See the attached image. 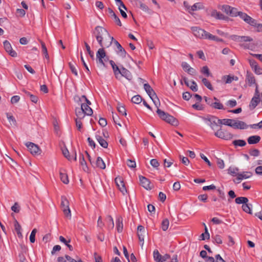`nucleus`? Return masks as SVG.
<instances>
[{
  "mask_svg": "<svg viewBox=\"0 0 262 262\" xmlns=\"http://www.w3.org/2000/svg\"><path fill=\"white\" fill-rule=\"evenodd\" d=\"M93 34L95 37L99 46L102 48H108L112 43L114 40L108 31L103 27L97 26L92 31Z\"/></svg>",
  "mask_w": 262,
  "mask_h": 262,
  "instance_id": "1",
  "label": "nucleus"
},
{
  "mask_svg": "<svg viewBox=\"0 0 262 262\" xmlns=\"http://www.w3.org/2000/svg\"><path fill=\"white\" fill-rule=\"evenodd\" d=\"M157 113L161 119L166 122L174 126H177L178 125V121L174 117L168 113H165L159 108L157 109Z\"/></svg>",
  "mask_w": 262,
  "mask_h": 262,
  "instance_id": "2",
  "label": "nucleus"
},
{
  "mask_svg": "<svg viewBox=\"0 0 262 262\" xmlns=\"http://www.w3.org/2000/svg\"><path fill=\"white\" fill-rule=\"evenodd\" d=\"M204 99L206 103L212 108L217 110H226V107H224L220 100L215 97L211 98L205 96L204 97Z\"/></svg>",
  "mask_w": 262,
  "mask_h": 262,
  "instance_id": "3",
  "label": "nucleus"
},
{
  "mask_svg": "<svg viewBox=\"0 0 262 262\" xmlns=\"http://www.w3.org/2000/svg\"><path fill=\"white\" fill-rule=\"evenodd\" d=\"M104 48L98 49L96 53V62L98 66L105 67V62L109 60L108 57L106 55Z\"/></svg>",
  "mask_w": 262,
  "mask_h": 262,
  "instance_id": "4",
  "label": "nucleus"
},
{
  "mask_svg": "<svg viewBox=\"0 0 262 262\" xmlns=\"http://www.w3.org/2000/svg\"><path fill=\"white\" fill-rule=\"evenodd\" d=\"M191 31L193 35L197 38L203 39H207L209 33L199 27H192Z\"/></svg>",
  "mask_w": 262,
  "mask_h": 262,
  "instance_id": "5",
  "label": "nucleus"
},
{
  "mask_svg": "<svg viewBox=\"0 0 262 262\" xmlns=\"http://www.w3.org/2000/svg\"><path fill=\"white\" fill-rule=\"evenodd\" d=\"M214 135L217 138L226 140H230L233 137V135L231 133L222 129L221 127L214 133Z\"/></svg>",
  "mask_w": 262,
  "mask_h": 262,
  "instance_id": "6",
  "label": "nucleus"
},
{
  "mask_svg": "<svg viewBox=\"0 0 262 262\" xmlns=\"http://www.w3.org/2000/svg\"><path fill=\"white\" fill-rule=\"evenodd\" d=\"M26 146L32 155H39L41 154V149L37 145L32 142H28L26 143Z\"/></svg>",
  "mask_w": 262,
  "mask_h": 262,
  "instance_id": "7",
  "label": "nucleus"
},
{
  "mask_svg": "<svg viewBox=\"0 0 262 262\" xmlns=\"http://www.w3.org/2000/svg\"><path fill=\"white\" fill-rule=\"evenodd\" d=\"M115 181L120 191L123 193V194H125L127 192V190L122 178L120 177H117L115 178Z\"/></svg>",
  "mask_w": 262,
  "mask_h": 262,
  "instance_id": "8",
  "label": "nucleus"
},
{
  "mask_svg": "<svg viewBox=\"0 0 262 262\" xmlns=\"http://www.w3.org/2000/svg\"><path fill=\"white\" fill-rule=\"evenodd\" d=\"M5 51L12 57H16L17 53L12 49L10 43L8 40H5L3 42Z\"/></svg>",
  "mask_w": 262,
  "mask_h": 262,
  "instance_id": "9",
  "label": "nucleus"
},
{
  "mask_svg": "<svg viewBox=\"0 0 262 262\" xmlns=\"http://www.w3.org/2000/svg\"><path fill=\"white\" fill-rule=\"evenodd\" d=\"M249 125L245 122L239 120H234L232 125V127L235 129H245L248 128Z\"/></svg>",
  "mask_w": 262,
  "mask_h": 262,
  "instance_id": "10",
  "label": "nucleus"
},
{
  "mask_svg": "<svg viewBox=\"0 0 262 262\" xmlns=\"http://www.w3.org/2000/svg\"><path fill=\"white\" fill-rule=\"evenodd\" d=\"M183 81H184V83L188 86L189 87L190 89L193 92H196L198 91V85L196 83L192 80L189 83L188 79L185 77H183L182 78Z\"/></svg>",
  "mask_w": 262,
  "mask_h": 262,
  "instance_id": "11",
  "label": "nucleus"
},
{
  "mask_svg": "<svg viewBox=\"0 0 262 262\" xmlns=\"http://www.w3.org/2000/svg\"><path fill=\"white\" fill-rule=\"evenodd\" d=\"M246 81L248 82L249 86H251L253 84H257L253 74L250 72L247 71L246 76Z\"/></svg>",
  "mask_w": 262,
  "mask_h": 262,
  "instance_id": "12",
  "label": "nucleus"
},
{
  "mask_svg": "<svg viewBox=\"0 0 262 262\" xmlns=\"http://www.w3.org/2000/svg\"><path fill=\"white\" fill-rule=\"evenodd\" d=\"M137 230L139 239L141 246H143L144 244V233L145 232L144 227L143 226L139 225L138 226Z\"/></svg>",
  "mask_w": 262,
  "mask_h": 262,
  "instance_id": "13",
  "label": "nucleus"
},
{
  "mask_svg": "<svg viewBox=\"0 0 262 262\" xmlns=\"http://www.w3.org/2000/svg\"><path fill=\"white\" fill-rule=\"evenodd\" d=\"M119 74L128 80H131L133 78L131 73L128 70L123 67H122L119 71L118 74Z\"/></svg>",
  "mask_w": 262,
  "mask_h": 262,
  "instance_id": "14",
  "label": "nucleus"
},
{
  "mask_svg": "<svg viewBox=\"0 0 262 262\" xmlns=\"http://www.w3.org/2000/svg\"><path fill=\"white\" fill-rule=\"evenodd\" d=\"M139 180L141 185L146 189H150V182L148 179L143 176H139Z\"/></svg>",
  "mask_w": 262,
  "mask_h": 262,
  "instance_id": "15",
  "label": "nucleus"
},
{
  "mask_svg": "<svg viewBox=\"0 0 262 262\" xmlns=\"http://www.w3.org/2000/svg\"><path fill=\"white\" fill-rule=\"evenodd\" d=\"M261 101L260 97L253 96L250 101L249 104V108L250 110L254 109L258 105V104Z\"/></svg>",
  "mask_w": 262,
  "mask_h": 262,
  "instance_id": "16",
  "label": "nucleus"
},
{
  "mask_svg": "<svg viewBox=\"0 0 262 262\" xmlns=\"http://www.w3.org/2000/svg\"><path fill=\"white\" fill-rule=\"evenodd\" d=\"M114 43L118 50V54L122 58H125L126 55V52L125 49L121 46L118 41L114 40Z\"/></svg>",
  "mask_w": 262,
  "mask_h": 262,
  "instance_id": "17",
  "label": "nucleus"
},
{
  "mask_svg": "<svg viewBox=\"0 0 262 262\" xmlns=\"http://www.w3.org/2000/svg\"><path fill=\"white\" fill-rule=\"evenodd\" d=\"M210 16L217 19L224 20L225 19V16L224 14L220 12H218L216 10H213L210 12Z\"/></svg>",
  "mask_w": 262,
  "mask_h": 262,
  "instance_id": "18",
  "label": "nucleus"
},
{
  "mask_svg": "<svg viewBox=\"0 0 262 262\" xmlns=\"http://www.w3.org/2000/svg\"><path fill=\"white\" fill-rule=\"evenodd\" d=\"M81 108L88 116H91L93 114V110L88 104H85L84 102L82 103L81 104Z\"/></svg>",
  "mask_w": 262,
  "mask_h": 262,
  "instance_id": "19",
  "label": "nucleus"
},
{
  "mask_svg": "<svg viewBox=\"0 0 262 262\" xmlns=\"http://www.w3.org/2000/svg\"><path fill=\"white\" fill-rule=\"evenodd\" d=\"M260 139L261 138L259 136L254 135L250 136L247 139V141L249 144H255L258 143L260 141Z\"/></svg>",
  "mask_w": 262,
  "mask_h": 262,
  "instance_id": "20",
  "label": "nucleus"
},
{
  "mask_svg": "<svg viewBox=\"0 0 262 262\" xmlns=\"http://www.w3.org/2000/svg\"><path fill=\"white\" fill-rule=\"evenodd\" d=\"M144 89L149 97L153 96H156V93L148 83H145L144 84Z\"/></svg>",
  "mask_w": 262,
  "mask_h": 262,
  "instance_id": "21",
  "label": "nucleus"
},
{
  "mask_svg": "<svg viewBox=\"0 0 262 262\" xmlns=\"http://www.w3.org/2000/svg\"><path fill=\"white\" fill-rule=\"evenodd\" d=\"M234 120L231 119H223L217 120V122L220 124H224L232 127Z\"/></svg>",
  "mask_w": 262,
  "mask_h": 262,
  "instance_id": "22",
  "label": "nucleus"
},
{
  "mask_svg": "<svg viewBox=\"0 0 262 262\" xmlns=\"http://www.w3.org/2000/svg\"><path fill=\"white\" fill-rule=\"evenodd\" d=\"M59 174L61 181L64 184H68L69 182L68 176L65 172V170L63 169H61L60 170Z\"/></svg>",
  "mask_w": 262,
  "mask_h": 262,
  "instance_id": "23",
  "label": "nucleus"
},
{
  "mask_svg": "<svg viewBox=\"0 0 262 262\" xmlns=\"http://www.w3.org/2000/svg\"><path fill=\"white\" fill-rule=\"evenodd\" d=\"M116 228L118 232L121 233L123 231V220L121 217H119L116 219Z\"/></svg>",
  "mask_w": 262,
  "mask_h": 262,
  "instance_id": "24",
  "label": "nucleus"
},
{
  "mask_svg": "<svg viewBox=\"0 0 262 262\" xmlns=\"http://www.w3.org/2000/svg\"><path fill=\"white\" fill-rule=\"evenodd\" d=\"M96 139L100 145L103 147V148H107L108 146V143L107 141L104 139L100 135H96Z\"/></svg>",
  "mask_w": 262,
  "mask_h": 262,
  "instance_id": "25",
  "label": "nucleus"
},
{
  "mask_svg": "<svg viewBox=\"0 0 262 262\" xmlns=\"http://www.w3.org/2000/svg\"><path fill=\"white\" fill-rule=\"evenodd\" d=\"M79 162H80V165L81 166L83 170L84 171H88V167L86 161L84 160V156L81 154H80L79 155Z\"/></svg>",
  "mask_w": 262,
  "mask_h": 262,
  "instance_id": "26",
  "label": "nucleus"
},
{
  "mask_svg": "<svg viewBox=\"0 0 262 262\" xmlns=\"http://www.w3.org/2000/svg\"><path fill=\"white\" fill-rule=\"evenodd\" d=\"M96 165L97 167L104 169L105 168V164L102 159L99 157H97L96 161Z\"/></svg>",
  "mask_w": 262,
  "mask_h": 262,
  "instance_id": "27",
  "label": "nucleus"
},
{
  "mask_svg": "<svg viewBox=\"0 0 262 262\" xmlns=\"http://www.w3.org/2000/svg\"><path fill=\"white\" fill-rule=\"evenodd\" d=\"M217 120L220 119H218L217 117L214 116L212 117L211 118L208 119V121H209L210 122L209 125L212 129H214L215 126H217L218 125L217 124L219 123L217 122Z\"/></svg>",
  "mask_w": 262,
  "mask_h": 262,
  "instance_id": "28",
  "label": "nucleus"
},
{
  "mask_svg": "<svg viewBox=\"0 0 262 262\" xmlns=\"http://www.w3.org/2000/svg\"><path fill=\"white\" fill-rule=\"evenodd\" d=\"M233 145L235 147L240 146L243 147L246 145V142L244 140H235L232 142Z\"/></svg>",
  "mask_w": 262,
  "mask_h": 262,
  "instance_id": "29",
  "label": "nucleus"
},
{
  "mask_svg": "<svg viewBox=\"0 0 262 262\" xmlns=\"http://www.w3.org/2000/svg\"><path fill=\"white\" fill-rule=\"evenodd\" d=\"M154 258L156 262H163L162 260V256L158 250H155L153 252Z\"/></svg>",
  "mask_w": 262,
  "mask_h": 262,
  "instance_id": "30",
  "label": "nucleus"
},
{
  "mask_svg": "<svg viewBox=\"0 0 262 262\" xmlns=\"http://www.w3.org/2000/svg\"><path fill=\"white\" fill-rule=\"evenodd\" d=\"M69 65L72 73L76 76H78V72L76 68L77 67V65L76 63L75 62H69Z\"/></svg>",
  "mask_w": 262,
  "mask_h": 262,
  "instance_id": "31",
  "label": "nucleus"
},
{
  "mask_svg": "<svg viewBox=\"0 0 262 262\" xmlns=\"http://www.w3.org/2000/svg\"><path fill=\"white\" fill-rule=\"evenodd\" d=\"M252 207V205L251 204H248V203L244 204L242 205V207L244 211L246 213L252 214L251 212V207Z\"/></svg>",
  "mask_w": 262,
  "mask_h": 262,
  "instance_id": "32",
  "label": "nucleus"
},
{
  "mask_svg": "<svg viewBox=\"0 0 262 262\" xmlns=\"http://www.w3.org/2000/svg\"><path fill=\"white\" fill-rule=\"evenodd\" d=\"M235 202L237 204H243V205L248 202V199L244 196L238 197L235 199Z\"/></svg>",
  "mask_w": 262,
  "mask_h": 262,
  "instance_id": "33",
  "label": "nucleus"
},
{
  "mask_svg": "<svg viewBox=\"0 0 262 262\" xmlns=\"http://www.w3.org/2000/svg\"><path fill=\"white\" fill-rule=\"evenodd\" d=\"M78 100L82 103L84 102L85 104H88L89 106L91 104V102L87 99L85 95H82L81 97L76 96L75 97V100Z\"/></svg>",
  "mask_w": 262,
  "mask_h": 262,
  "instance_id": "34",
  "label": "nucleus"
},
{
  "mask_svg": "<svg viewBox=\"0 0 262 262\" xmlns=\"http://www.w3.org/2000/svg\"><path fill=\"white\" fill-rule=\"evenodd\" d=\"M75 113L77 117L80 120L83 118L86 115L85 113H84L83 111L80 108H76L75 110Z\"/></svg>",
  "mask_w": 262,
  "mask_h": 262,
  "instance_id": "35",
  "label": "nucleus"
},
{
  "mask_svg": "<svg viewBox=\"0 0 262 262\" xmlns=\"http://www.w3.org/2000/svg\"><path fill=\"white\" fill-rule=\"evenodd\" d=\"M61 206L62 209L69 207V202L66 196H61Z\"/></svg>",
  "mask_w": 262,
  "mask_h": 262,
  "instance_id": "36",
  "label": "nucleus"
},
{
  "mask_svg": "<svg viewBox=\"0 0 262 262\" xmlns=\"http://www.w3.org/2000/svg\"><path fill=\"white\" fill-rule=\"evenodd\" d=\"M107 222V227L109 230L112 229L114 227V223L112 217L111 215H108L106 218Z\"/></svg>",
  "mask_w": 262,
  "mask_h": 262,
  "instance_id": "37",
  "label": "nucleus"
},
{
  "mask_svg": "<svg viewBox=\"0 0 262 262\" xmlns=\"http://www.w3.org/2000/svg\"><path fill=\"white\" fill-rule=\"evenodd\" d=\"M14 227H15V230L18 236L19 237L21 236H22V234L21 233V227L20 225L19 224V223L16 220H15L14 222Z\"/></svg>",
  "mask_w": 262,
  "mask_h": 262,
  "instance_id": "38",
  "label": "nucleus"
},
{
  "mask_svg": "<svg viewBox=\"0 0 262 262\" xmlns=\"http://www.w3.org/2000/svg\"><path fill=\"white\" fill-rule=\"evenodd\" d=\"M109 61H110V63L113 69L114 74H115L116 78H117L118 77L117 76L118 75V73H119V71H120V69H119L118 67L116 65V64L114 61L110 60Z\"/></svg>",
  "mask_w": 262,
  "mask_h": 262,
  "instance_id": "39",
  "label": "nucleus"
},
{
  "mask_svg": "<svg viewBox=\"0 0 262 262\" xmlns=\"http://www.w3.org/2000/svg\"><path fill=\"white\" fill-rule=\"evenodd\" d=\"M204 5L201 3H195L191 7V10L192 11H195L198 9H203L204 8Z\"/></svg>",
  "mask_w": 262,
  "mask_h": 262,
  "instance_id": "40",
  "label": "nucleus"
},
{
  "mask_svg": "<svg viewBox=\"0 0 262 262\" xmlns=\"http://www.w3.org/2000/svg\"><path fill=\"white\" fill-rule=\"evenodd\" d=\"M239 177L242 178V180L246 179L252 177V173L250 171H244L242 173H238Z\"/></svg>",
  "mask_w": 262,
  "mask_h": 262,
  "instance_id": "41",
  "label": "nucleus"
},
{
  "mask_svg": "<svg viewBox=\"0 0 262 262\" xmlns=\"http://www.w3.org/2000/svg\"><path fill=\"white\" fill-rule=\"evenodd\" d=\"M169 224V220L167 219H165L162 221L161 228L164 231H165L168 229Z\"/></svg>",
  "mask_w": 262,
  "mask_h": 262,
  "instance_id": "42",
  "label": "nucleus"
},
{
  "mask_svg": "<svg viewBox=\"0 0 262 262\" xmlns=\"http://www.w3.org/2000/svg\"><path fill=\"white\" fill-rule=\"evenodd\" d=\"M117 110L120 114L124 116L126 115V109L124 106L122 105L121 103L118 104Z\"/></svg>",
  "mask_w": 262,
  "mask_h": 262,
  "instance_id": "43",
  "label": "nucleus"
},
{
  "mask_svg": "<svg viewBox=\"0 0 262 262\" xmlns=\"http://www.w3.org/2000/svg\"><path fill=\"white\" fill-rule=\"evenodd\" d=\"M202 81L203 84L210 90L213 91V88L210 83V82L206 78H202Z\"/></svg>",
  "mask_w": 262,
  "mask_h": 262,
  "instance_id": "44",
  "label": "nucleus"
},
{
  "mask_svg": "<svg viewBox=\"0 0 262 262\" xmlns=\"http://www.w3.org/2000/svg\"><path fill=\"white\" fill-rule=\"evenodd\" d=\"M245 22L251 26L255 27L257 21L255 19L252 18L251 16H248Z\"/></svg>",
  "mask_w": 262,
  "mask_h": 262,
  "instance_id": "45",
  "label": "nucleus"
},
{
  "mask_svg": "<svg viewBox=\"0 0 262 262\" xmlns=\"http://www.w3.org/2000/svg\"><path fill=\"white\" fill-rule=\"evenodd\" d=\"M41 45L42 53L43 54H45V58L49 60V56L48 55L47 49L46 47L45 43L41 41Z\"/></svg>",
  "mask_w": 262,
  "mask_h": 262,
  "instance_id": "46",
  "label": "nucleus"
},
{
  "mask_svg": "<svg viewBox=\"0 0 262 262\" xmlns=\"http://www.w3.org/2000/svg\"><path fill=\"white\" fill-rule=\"evenodd\" d=\"M142 98L139 95L134 96L132 98V102L136 103V104H140L142 102Z\"/></svg>",
  "mask_w": 262,
  "mask_h": 262,
  "instance_id": "47",
  "label": "nucleus"
},
{
  "mask_svg": "<svg viewBox=\"0 0 262 262\" xmlns=\"http://www.w3.org/2000/svg\"><path fill=\"white\" fill-rule=\"evenodd\" d=\"M239 12L237 11L236 8L231 7L229 15L231 17H236L238 15Z\"/></svg>",
  "mask_w": 262,
  "mask_h": 262,
  "instance_id": "48",
  "label": "nucleus"
},
{
  "mask_svg": "<svg viewBox=\"0 0 262 262\" xmlns=\"http://www.w3.org/2000/svg\"><path fill=\"white\" fill-rule=\"evenodd\" d=\"M238 170L239 169L237 167H230L228 169V173L233 176L237 175Z\"/></svg>",
  "mask_w": 262,
  "mask_h": 262,
  "instance_id": "49",
  "label": "nucleus"
},
{
  "mask_svg": "<svg viewBox=\"0 0 262 262\" xmlns=\"http://www.w3.org/2000/svg\"><path fill=\"white\" fill-rule=\"evenodd\" d=\"M201 72L207 77L209 76L211 74L208 67L206 66L202 68Z\"/></svg>",
  "mask_w": 262,
  "mask_h": 262,
  "instance_id": "50",
  "label": "nucleus"
},
{
  "mask_svg": "<svg viewBox=\"0 0 262 262\" xmlns=\"http://www.w3.org/2000/svg\"><path fill=\"white\" fill-rule=\"evenodd\" d=\"M226 105L230 108H232L237 105V102L234 99L229 100L226 102Z\"/></svg>",
  "mask_w": 262,
  "mask_h": 262,
  "instance_id": "51",
  "label": "nucleus"
},
{
  "mask_svg": "<svg viewBox=\"0 0 262 262\" xmlns=\"http://www.w3.org/2000/svg\"><path fill=\"white\" fill-rule=\"evenodd\" d=\"M213 239V242L217 244H222L223 243L222 238L221 236L219 235H215L214 236L212 237Z\"/></svg>",
  "mask_w": 262,
  "mask_h": 262,
  "instance_id": "52",
  "label": "nucleus"
},
{
  "mask_svg": "<svg viewBox=\"0 0 262 262\" xmlns=\"http://www.w3.org/2000/svg\"><path fill=\"white\" fill-rule=\"evenodd\" d=\"M151 97H150L151 99L152 100L153 102L154 103L155 105L156 106V107L159 108L158 107L160 105V100L157 97V95L156 94V96H151Z\"/></svg>",
  "mask_w": 262,
  "mask_h": 262,
  "instance_id": "53",
  "label": "nucleus"
},
{
  "mask_svg": "<svg viewBox=\"0 0 262 262\" xmlns=\"http://www.w3.org/2000/svg\"><path fill=\"white\" fill-rule=\"evenodd\" d=\"M209 40H215L217 42H221L223 41V39L217 37L216 36L213 35L209 33V36H208V39Z\"/></svg>",
  "mask_w": 262,
  "mask_h": 262,
  "instance_id": "54",
  "label": "nucleus"
},
{
  "mask_svg": "<svg viewBox=\"0 0 262 262\" xmlns=\"http://www.w3.org/2000/svg\"><path fill=\"white\" fill-rule=\"evenodd\" d=\"M231 8V7L229 5H224L222 6L221 9L225 13L229 15V12H230Z\"/></svg>",
  "mask_w": 262,
  "mask_h": 262,
  "instance_id": "55",
  "label": "nucleus"
},
{
  "mask_svg": "<svg viewBox=\"0 0 262 262\" xmlns=\"http://www.w3.org/2000/svg\"><path fill=\"white\" fill-rule=\"evenodd\" d=\"M223 78L226 83H230L234 80V76H231L230 75L224 76Z\"/></svg>",
  "mask_w": 262,
  "mask_h": 262,
  "instance_id": "56",
  "label": "nucleus"
},
{
  "mask_svg": "<svg viewBox=\"0 0 262 262\" xmlns=\"http://www.w3.org/2000/svg\"><path fill=\"white\" fill-rule=\"evenodd\" d=\"M11 210L15 213H18L20 211V206L17 203H15L11 207Z\"/></svg>",
  "mask_w": 262,
  "mask_h": 262,
  "instance_id": "57",
  "label": "nucleus"
},
{
  "mask_svg": "<svg viewBox=\"0 0 262 262\" xmlns=\"http://www.w3.org/2000/svg\"><path fill=\"white\" fill-rule=\"evenodd\" d=\"M7 117L10 123L14 125L16 124V121L13 116L9 115L8 113H7Z\"/></svg>",
  "mask_w": 262,
  "mask_h": 262,
  "instance_id": "58",
  "label": "nucleus"
},
{
  "mask_svg": "<svg viewBox=\"0 0 262 262\" xmlns=\"http://www.w3.org/2000/svg\"><path fill=\"white\" fill-rule=\"evenodd\" d=\"M112 114H113L112 118H113L114 123L115 124L118 125L119 126H121V124L119 122V118L118 115L116 114L115 115H114L113 112H112Z\"/></svg>",
  "mask_w": 262,
  "mask_h": 262,
  "instance_id": "59",
  "label": "nucleus"
},
{
  "mask_svg": "<svg viewBox=\"0 0 262 262\" xmlns=\"http://www.w3.org/2000/svg\"><path fill=\"white\" fill-rule=\"evenodd\" d=\"M216 163L219 168L223 169L225 167V164L223 160L217 158Z\"/></svg>",
  "mask_w": 262,
  "mask_h": 262,
  "instance_id": "60",
  "label": "nucleus"
},
{
  "mask_svg": "<svg viewBox=\"0 0 262 262\" xmlns=\"http://www.w3.org/2000/svg\"><path fill=\"white\" fill-rule=\"evenodd\" d=\"M229 38L235 41L241 42V36L232 35L230 36Z\"/></svg>",
  "mask_w": 262,
  "mask_h": 262,
  "instance_id": "61",
  "label": "nucleus"
},
{
  "mask_svg": "<svg viewBox=\"0 0 262 262\" xmlns=\"http://www.w3.org/2000/svg\"><path fill=\"white\" fill-rule=\"evenodd\" d=\"M139 7L140 8L145 12H147L149 10L148 7L145 4L143 3L142 2H139Z\"/></svg>",
  "mask_w": 262,
  "mask_h": 262,
  "instance_id": "62",
  "label": "nucleus"
},
{
  "mask_svg": "<svg viewBox=\"0 0 262 262\" xmlns=\"http://www.w3.org/2000/svg\"><path fill=\"white\" fill-rule=\"evenodd\" d=\"M249 154L251 156L257 157L259 155V151L257 149H253L249 151Z\"/></svg>",
  "mask_w": 262,
  "mask_h": 262,
  "instance_id": "63",
  "label": "nucleus"
},
{
  "mask_svg": "<svg viewBox=\"0 0 262 262\" xmlns=\"http://www.w3.org/2000/svg\"><path fill=\"white\" fill-rule=\"evenodd\" d=\"M127 166L130 168H135L136 166V164L135 161L128 159L126 162Z\"/></svg>",
  "mask_w": 262,
  "mask_h": 262,
  "instance_id": "64",
  "label": "nucleus"
}]
</instances>
